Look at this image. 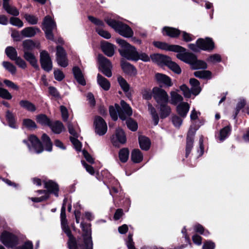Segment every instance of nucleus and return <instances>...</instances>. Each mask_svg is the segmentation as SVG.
<instances>
[{
    "mask_svg": "<svg viewBox=\"0 0 249 249\" xmlns=\"http://www.w3.org/2000/svg\"><path fill=\"white\" fill-rule=\"evenodd\" d=\"M190 84L192 86V94L195 95H198L201 91L199 81L195 78H191L190 79Z\"/></svg>",
    "mask_w": 249,
    "mask_h": 249,
    "instance_id": "cd10ccee",
    "label": "nucleus"
},
{
    "mask_svg": "<svg viewBox=\"0 0 249 249\" xmlns=\"http://www.w3.org/2000/svg\"><path fill=\"white\" fill-rule=\"evenodd\" d=\"M231 130V128L229 126H226L222 129L220 131L219 140L221 141L225 140L230 133Z\"/></svg>",
    "mask_w": 249,
    "mask_h": 249,
    "instance_id": "49530a36",
    "label": "nucleus"
},
{
    "mask_svg": "<svg viewBox=\"0 0 249 249\" xmlns=\"http://www.w3.org/2000/svg\"><path fill=\"white\" fill-rule=\"evenodd\" d=\"M21 107L31 112H34L36 110V107L32 102L27 100H22L19 102Z\"/></svg>",
    "mask_w": 249,
    "mask_h": 249,
    "instance_id": "bb28decb",
    "label": "nucleus"
},
{
    "mask_svg": "<svg viewBox=\"0 0 249 249\" xmlns=\"http://www.w3.org/2000/svg\"><path fill=\"white\" fill-rule=\"evenodd\" d=\"M103 52L108 57L113 56L114 54V46L108 42H104L101 44Z\"/></svg>",
    "mask_w": 249,
    "mask_h": 249,
    "instance_id": "f3484780",
    "label": "nucleus"
},
{
    "mask_svg": "<svg viewBox=\"0 0 249 249\" xmlns=\"http://www.w3.org/2000/svg\"><path fill=\"white\" fill-rule=\"evenodd\" d=\"M45 188L50 193L54 194L57 197L58 196V187L55 182L51 180L45 182Z\"/></svg>",
    "mask_w": 249,
    "mask_h": 249,
    "instance_id": "5701e85b",
    "label": "nucleus"
},
{
    "mask_svg": "<svg viewBox=\"0 0 249 249\" xmlns=\"http://www.w3.org/2000/svg\"><path fill=\"white\" fill-rule=\"evenodd\" d=\"M61 226L63 231L70 237V239L71 238H74L73 237L71 236V231L68 225L67 222L65 223H61Z\"/></svg>",
    "mask_w": 249,
    "mask_h": 249,
    "instance_id": "69168bd1",
    "label": "nucleus"
},
{
    "mask_svg": "<svg viewBox=\"0 0 249 249\" xmlns=\"http://www.w3.org/2000/svg\"><path fill=\"white\" fill-rule=\"evenodd\" d=\"M42 29L47 39L54 40L53 31L56 29V25L53 18L49 16H46L42 23Z\"/></svg>",
    "mask_w": 249,
    "mask_h": 249,
    "instance_id": "20e7f679",
    "label": "nucleus"
},
{
    "mask_svg": "<svg viewBox=\"0 0 249 249\" xmlns=\"http://www.w3.org/2000/svg\"><path fill=\"white\" fill-rule=\"evenodd\" d=\"M49 127L52 131L55 134H59L64 130V126L62 123L59 121L51 123Z\"/></svg>",
    "mask_w": 249,
    "mask_h": 249,
    "instance_id": "393cba45",
    "label": "nucleus"
},
{
    "mask_svg": "<svg viewBox=\"0 0 249 249\" xmlns=\"http://www.w3.org/2000/svg\"><path fill=\"white\" fill-rule=\"evenodd\" d=\"M121 66L124 71L129 75H135L137 73L136 69L134 67L127 62L122 60Z\"/></svg>",
    "mask_w": 249,
    "mask_h": 249,
    "instance_id": "a211bd4d",
    "label": "nucleus"
},
{
    "mask_svg": "<svg viewBox=\"0 0 249 249\" xmlns=\"http://www.w3.org/2000/svg\"><path fill=\"white\" fill-rule=\"evenodd\" d=\"M116 42L122 47L119 50L121 56L128 60H138V52L135 47L120 38H117Z\"/></svg>",
    "mask_w": 249,
    "mask_h": 249,
    "instance_id": "f03ea898",
    "label": "nucleus"
},
{
    "mask_svg": "<svg viewBox=\"0 0 249 249\" xmlns=\"http://www.w3.org/2000/svg\"><path fill=\"white\" fill-rule=\"evenodd\" d=\"M150 57L154 62L159 65L165 63L168 61V59H170L169 57L159 53L152 54Z\"/></svg>",
    "mask_w": 249,
    "mask_h": 249,
    "instance_id": "412c9836",
    "label": "nucleus"
},
{
    "mask_svg": "<svg viewBox=\"0 0 249 249\" xmlns=\"http://www.w3.org/2000/svg\"><path fill=\"white\" fill-rule=\"evenodd\" d=\"M23 52H29V51L33 50L35 47V43L30 39L24 40L23 43Z\"/></svg>",
    "mask_w": 249,
    "mask_h": 249,
    "instance_id": "f704fd0d",
    "label": "nucleus"
},
{
    "mask_svg": "<svg viewBox=\"0 0 249 249\" xmlns=\"http://www.w3.org/2000/svg\"><path fill=\"white\" fill-rule=\"evenodd\" d=\"M180 90L182 91L183 94L185 97L190 98L192 93V90H191L188 87L185 85H182L180 87Z\"/></svg>",
    "mask_w": 249,
    "mask_h": 249,
    "instance_id": "13d9d810",
    "label": "nucleus"
},
{
    "mask_svg": "<svg viewBox=\"0 0 249 249\" xmlns=\"http://www.w3.org/2000/svg\"><path fill=\"white\" fill-rule=\"evenodd\" d=\"M73 72L77 81L81 85H86V81L82 73L81 70L78 67L73 68Z\"/></svg>",
    "mask_w": 249,
    "mask_h": 249,
    "instance_id": "c85d7f7f",
    "label": "nucleus"
},
{
    "mask_svg": "<svg viewBox=\"0 0 249 249\" xmlns=\"http://www.w3.org/2000/svg\"><path fill=\"white\" fill-rule=\"evenodd\" d=\"M139 141L140 147L144 150H147L149 149L150 146V140L144 136H141L139 138Z\"/></svg>",
    "mask_w": 249,
    "mask_h": 249,
    "instance_id": "7c9ffc66",
    "label": "nucleus"
},
{
    "mask_svg": "<svg viewBox=\"0 0 249 249\" xmlns=\"http://www.w3.org/2000/svg\"><path fill=\"white\" fill-rule=\"evenodd\" d=\"M41 138L46 145V150L48 151H51L52 149V143L49 137L44 133L42 135Z\"/></svg>",
    "mask_w": 249,
    "mask_h": 249,
    "instance_id": "79ce46f5",
    "label": "nucleus"
},
{
    "mask_svg": "<svg viewBox=\"0 0 249 249\" xmlns=\"http://www.w3.org/2000/svg\"><path fill=\"white\" fill-rule=\"evenodd\" d=\"M152 92L153 97L159 105L167 104L168 102V95L167 92L163 89L155 87L153 89Z\"/></svg>",
    "mask_w": 249,
    "mask_h": 249,
    "instance_id": "0eeeda50",
    "label": "nucleus"
},
{
    "mask_svg": "<svg viewBox=\"0 0 249 249\" xmlns=\"http://www.w3.org/2000/svg\"><path fill=\"white\" fill-rule=\"evenodd\" d=\"M40 32V30L35 27L25 28L21 31V35L24 37H31L35 36L37 33Z\"/></svg>",
    "mask_w": 249,
    "mask_h": 249,
    "instance_id": "dca6fc26",
    "label": "nucleus"
},
{
    "mask_svg": "<svg viewBox=\"0 0 249 249\" xmlns=\"http://www.w3.org/2000/svg\"><path fill=\"white\" fill-rule=\"evenodd\" d=\"M159 106L161 117L163 118L168 116L171 112L170 107L167 105V104H163Z\"/></svg>",
    "mask_w": 249,
    "mask_h": 249,
    "instance_id": "72a5a7b5",
    "label": "nucleus"
},
{
    "mask_svg": "<svg viewBox=\"0 0 249 249\" xmlns=\"http://www.w3.org/2000/svg\"><path fill=\"white\" fill-rule=\"evenodd\" d=\"M3 1V8L6 12L11 15L14 16H18L19 15V11L18 9L10 4V0H2ZM1 4V1L0 0V5Z\"/></svg>",
    "mask_w": 249,
    "mask_h": 249,
    "instance_id": "4468645a",
    "label": "nucleus"
},
{
    "mask_svg": "<svg viewBox=\"0 0 249 249\" xmlns=\"http://www.w3.org/2000/svg\"><path fill=\"white\" fill-rule=\"evenodd\" d=\"M126 140L124 132L120 128L116 129L115 134L111 138L112 142L115 145H117L118 142L124 144L126 142Z\"/></svg>",
    "mask_w": 249,
    "mask_h": 249,
    "instance_id": "f8f14e48",
    "label": "nucleus"
},
{
    "mask_svg": "<svg viewBox=\"0 0 249 249\" xmlns=\"http://www.w3.org/2000/svg\"><path fill=\"white\" fill-rule=\"evenodd\" d=\"M67 199H65L63 201V206L61 209V223H65L67 222V220L66 219V208H65V204L66 203Z\"/></svg>",
    "mask_w": 249,
    "mask_h": 249,
    "instance_id": "603ef678",
    "label": "nucleus"
},
{
    "mask_svg": "<svg viewBox=\"0 0 249 249\" xmlns=\"http://www.w3.org/2000/svg\"><path fill=\"white\" fill-rule=\"evenodd\" d=\"M5 53L7 56L12 60L18 57V53L15 48L13 47H8L5 49Z\"/></svg>",
    "mask_w": 249,
    "mask_h": 249,
    "instance_id": "473e14b6",
    "label": "nucleus"
},
{
    "mask_svg": "<svg viewBox=\"0 0 249 249\" xmlns=\"http://www.w3.org/2000/svg\"><path fill=\"white\" fill-rule=\"evenodd\" d=\"M37 123L43 125H48L49 126L51 122L50 120L45 115L41 114L36 117Z\"/></svg>",
    "mask_w": 249,
    "mask_h": 249,
    "instance_id": "58836bf2",
    "label": "nucleus"
},
{
    "mask_svg": "<svg viewBox=\"0 0 249 249\" xmlns=\"http://www.w3.org/2000/svg\"><path fill=\"white\" fill-rule=\"evenodd\" d=\"M196 57L191 53H187L186 63L190 64L192 66L195 62Z\"/></svg>",
    "mask_w": 249,
    "mask_h": 249,
    "instance_id": "e2e57ef3",
    "label": "nucleus"
},
{
    "mask_svg": "<svg viewBox=\"0 0 249 249\" xmlns=\"http://www.w3.org/2000/svg\"><path fill=\"white\" fill-rule=\"evenodd\" d=\"M25 20L31 25H35L37 24L38 19L36 16L29 14H25L24 15Z\"/></svg>",
    "mask_w": 249,
    "mask_h": 249,
    "instance_id": "c03bdc74",
    "label": "nucleus"
},
{
    "mask_svg": "<svg viewBox=\"0 0 249 249\" xmlns=\"http://www.w3.org/2000/svg\"><path fill=\"white\" fill-rule=\"evenodd\" d=\"M207 61L208 62L215 63L219 62L221 61V56L218 54H213L211 55L207 59Z\"/></svg>",
    "mask_w": 249,
    "mask_h": 249,
    "instance_id": "6e6d98bb",
    "label": "nucleus"
},
{
    "mask_svg": "<svg viewBox=\"0 0 249 249\" xmlns=\"http://www.w3.org/2000/svg\"><path fill=\"white\" fill-rule=\"evenodd\" d=\"M126 125L128 128L132 131H136L138 128L137 123L131 119H129L126 121Z\"/></svg>",
    "mask_w": 249,
    "mask_h": 249,
    "instance_id": "864d4df0",
    "label": "nucleus"
},
{
    "mask_svg": "<svg viewBox=\"0 0 249 249\" xmlns=\"http://www.w3.org/2000/svg\"><path fill=\"white\" fill-rule=\"evenodd\" d=\"M170 69L177 74H179L181 72V70L179 66L176 63L168 59V61L166 62Z\"/></svg>",
    "mask_w": 249,
    "mask_h": 249,
    "instance_id": "ea45409f",
    "label": "nucleus"
},
{
    "mask_svg": "<svg viewBox=\"0 0 249 249\" xmlns=\"http://www.w3.org/2000/svg\"><path fill=\"white\" fill-rule=\"evenodd\" d=\"M56 61L61 67H66L68 66V61L66 56V53L64 49L60 47L56 48Z\"/></svg>",
    "mask_w": 249,
    "mask_h": 249,
    "instance_id": "9d476101",
    "label": "nucleus"
},
{
    "mask_svg": "<svg viewBox=\"0 0 249 249\" xmlns=\"http://www.w3.org/2000/svg\"><path fill=\"white\" fill-rule=\"evenodd\" d=\"M77 137H70V140L73 145L75 149L78 151H80L81 150L82 144L81 142L77 139Z\"/></svg>",
    "mask_w": 249,
    "mask_h": 249,
    "instance_id": "4d7b16f0",
    "label": "nucleus"
},
{
    "mask_svg": "<svg viewBox=\"0 0 249 249\" xmlns=\"http://www.w3.org/2000/svg\"><path fill=\"white\" fill-rule=\"evenodd\" d=\"M2 85L1 82L0 81V86ZM0 97L2 98L10 100L12 98V96L10 92L6 89L0 87Z\"/></svg>",
    "mask_w": 249,
    "mask_h": 249,
    "instance_id": "3c124183",
    "label": "nucleus"
},
{
    "mask_svg": "<svg viewBox=\"0 0 249 249\" xmlns=\"http://www.w3.org/2000/svg\"><path fill=\"white\" fill-rule=\"evenodd\" d=\"M120 107L116 104L115 107L110 106L109 107V113L111 118L115 121L118 119V114H119Z\"/></svg>",
    "mask_w": 249,
    "mask_h": 249,
    "instance_id": "c9c22d12",
    "label": "nucleus"
},
{
    "mask_svg": "<svg viewBox=\"0 0 249 249\" xmlns=\"http://www.w3.org/2000/svg\"><path fill=\"white\" fill-rule=\"evenodd\" d=\"M23 57L34 68H38V66L37 63V60H36L35 55L33 53H32L30 52H24Z\"/></svg>",
    "mask_w": 249,
    "mask_h": 249,
    "instance_id": "b1692460",
    "label": "nucleus"
},
{
    "mask_svg": "<svg viewBox=\"0 0 249 249\" xmlns=\"http://www.w3.org/2000/svg\"><path fill=\"white\" fill-rule=\"evenodd\" d=\"M118 81L124 91L126 92L129 90V86L126 80H124L122 77L119 76L118 77Z\"/></svg>",
    "mask_w": 249,
    "mask_h": 249,
    "instance_id": "09e8293b",
    "label": "nucleus"
},
{
    "mask_svg": "<svg viewBox=\"0 0 249 249\" xmlns=\"http://www.w3.org/2000/svg\"><path fill=\"white\" fill-rule=\"evenodd\" d=\"M171 103L175 105L182 102L183 100V97L175 91L171 92Z\"/></svg>",
    "mask_w": 249,
    "mask_h": 249,
    "instance_id": "a19ab883",
    "label": "nucleus"
},
{
    "mask_svg": "<svg viewBox=\"0 0 249 249\" xmlns=\"http://www.w3.org/2000/svg\"><path fill=\"white\" fill-rule=\"evenodd\" d=\"M3 67L11 72L12 74H15L16 72V67L12 63L7 61H3L2 62Z\"/></svg>",
    "mask_w": 249,
    "mask_h": 249,
    "instance_id": "de8ad7c7",
    "label": "nucleus"
},
{
    "mask_svg": "<svg viewBox=\"0 0 249 249\" xmlns=\"http://www.w3.org/2000/svg\"><path fill=\"white\" fill-rule=\"evenodd\" d=\"M40 62L42 68L47 71H50L53 68V63L48 53L42 51L40 53Z\"/></svg>",
    "mask_w": 249,
    "mask_h": 249,
    "instance_id": "6e6552de",
    "label": "nucleus"
},
{
    "mask_svg": "<svg viewBox=\"0 0 249 249\" xmlns=\"http://www.w3.org/2000/svg\"><path fill=\"white\" fill-rule=\"evenodd\" d=\"M97 83L105 90H108L110 87V84L108 80L101 74L97 75Z\"/></svg>",
    "mask_w": 249,
    "mask_h": 249,
    "instance_id": "a878e982",
    "label": "nucleus"
},
{
    "mask_svg": "<svg viewBox=\"0 0 249 249\" xmlns=\"http://www.w3.org/2000/svg\"><path fill=\"white\" fill-rule=\"evenodd\" d=\"M98 61L99 64V69L106 76L110 77L112 76V64L110 61L102 54L98 56Z\"/></svg>",
    "mask_w": 249,
    "mask_h": 249,
    "instance_id": "39448f33",
    "label": "nucleus"
},
{
    "mask_svg": "<svg viewBox=\"0 0 249 249\" xmlns=\"http://www.w3.org/2000/svg\"><path fill=\"white\" fill-rule=\"evenodd\" d=\"M96 31L100 36L106 39H109L111 37L110 34L107 31L100 28H97Z\"/></svg>",
    "mask_w": 249,
    "mask_h": 249,
    "instance_id": "052dcab7",
    "label": "nucleus"
},
{
    "mask_svg": "<svg viewBox=\"0 0 249 249\" xmlns=\"http://www.w3.org/2000/svg\"><path fill=\"white\" fill-rule=\"evenodd\" d=\"M23 124L25 127L29 129H33L36 127L35 123L31 119H24L23 121Z\"/></svg>",
    "mask_w": 249,
    "mask_h": 249,
    "instance_id": "bf43d9fd",
    "label": "nucleus"
},
{
    "mask_svg": "<svg viewBox=\"0 0 249 249\" xmlns=\"http://www.w3.org/2000/svg\"><path fill=\"white\" fill-rule=\"evenodd\" d=\"M10 23L12 25L17 26L19 28L22 27L23 26V22L18 18L11 17L10 18Z\"/></svg>",
    "mask_w": 249,
    "mask_h": 249,
    "instance_id": "5fc2aeb1",
    "label": "nucleus"
},
{
    "mask_svg": "<svg viewBox=\"0 0 249 249\" xmlns=\"http://www.w3.org/2000/svg\"><path fill=\"white\" fill-rule=\"evenodd\" d=\"M121 105L122 108L119 112V116L122 120H124L126 119V117L132 115V110L129 105L124 101H121Z\"/></svg>",
    "mask_w": 249,
    "mask_h": 249,
    "instance_id": "ddd939ff",
    "label": "nucleus"
},
{
    "mask_svg": "<svg viewBox=\"0 0 249 249\" xmlns=\"http://www.w3.org/2000/svg\"><path fill=\"white\" fill-rule=\"evenodd\" d=\"M60 111L63 121H67L69 118L68 111L66 107L63 106H60Z\"/></svg>",
    "mask_w": 249,
    "mask_h": 249,
    "instance_id": "0e129e2a",
    "label": "nucleus"
},
{
    "mask_svg": "<svg viewBox=\"0 0 249 249\" xmlns=\"http://www.w3.org/2000/svg\"><path fill=\"white\" fill-rule=\"evenodd\" d=\"M153 45L157 48L160 49L167 50L168 44L164 42L160 41H155L153 42Z\"/></svg>",
    "mask_w": 249,
    "mask_h": 249,
    "instance_id": "338daca9",
    "label": "nucleus"
},
{
    "mask_svg": "<svg viewBox=\"0 0 249 249\" xmlns=\"http://www.w3.org/2000/svg\"><path fill=\"white\" fill-rule=\"evenodd\" d=\"M138 60L140 59L144 62L149 61L151 58L150 56H149L146 53H139L138 52Z\"/></svg>",
    "mask_w": 249,
    "mask_h": 249,
    "instance_id": "774afa93",
    "label": "nucleus"
},
{
    "mask_svg": "<svg viewBox=\"0 0 249 249\" xmlns=\"http://www.w3.org/2000/svg\"><path fill=\"white\" fill-rule=\"evenodd\" d=\"M28 139L36 153H40L43 151V148L42 144L36 136L31 135L29 137Z\"/></svg>",
    "mask_w": 249,
    "mask_h": 249,
    "instance_id": "2eb2a0df",
    "label": "nucleus"
},
{
    "mask_svg": "<svg viewBox=\"0 0 249 249\" xmlns=\"http://www.w3.org/2000/svg\"><path fill=\"white\" fill-rule=\"evenodd\" d=\"M131 160L135 163H139L142 161L143 155L139 149H134L131 153Z\"/></svg>",
    "mask_w": 249,
    "mask_h": 249,
    "instance_id": "2f4dec72",
    "label": "nucleus"
},
{
    "mask_svg": "<svg viewBox=\"0 0 249 249\" xmlns=\"http://www.w3.org/2000/svg\"><path fill=\"white\" fill-rule=\"evenodd\" d=\"M16 64L20 68L25 69L27 67V64L25 61L20 57H17L14 60Z\"/></svg>",
    "mask_w": 249,
    "mask_h": 249,
    "instance_id": "680f3d73",
    "label": "nucleus"
},
{
    "mask_svg": "<svg viewBox=\"0 0 249 249\" xmlns=\"http://www.w3.org/2000/svg\"><path fill=\"white\" fill-rule=\"evenodd\" d=\"M95 132L100 136L104 135L107 131V125L104 120L100 116L95 117L94 121Z\"/></svg>",
    "mask_w": 249,
    "mask_h": 249,
    "instance_id": "1a4fd4ad",
    "label": "nucleus"
},
{
    "mask_svg": "<svg viewBox=\"0 0 249 249\" xmlns=\"http://www.w3.org/2000/svg\"><path fill=\"white\" fill-rule=\"evenodd\" d=\"M155 78L159 83L164 84L168 87L172 85L171 79L165 74L160 73H156Z\"/></svg>",
    "mask_w": 249,
    "mask_h": 249,
    "instance_id": "6ab92c4d",
    "label": "nucleus"
},
{
    "mask_svg": "<svg viewBox=\"0 0 249 249\" xmlns=\"http://www.w3.org/2000/svg\"><path fill=\"white\" fill-rule=\"evenodd\" d=\"M0 240L7 248H13L18 243L17 237L7 231H4L1 233Z\"/></svg>",
    "mask_w": 249,
    "mask_h": 249,
    "instance_id": "423d86ee",
    "label": "nucleus"
},
{
    "mask_svg": "<svg viewBox=\"0 0 249 249\" xmlns=\"http://www.w3.org/2000/svg\"><path fill=\"white\" fill-rule=\"evenodd\" d=\"M6 118L10 126L13 128H15L16 120L13 113L9 110H7L6 112Z\"/></svg>",
    "mask_w": 249,
    "mask_h": 249,
    "instance_id": "e433bc0d",
    "label": "nucleus"
},
{
    "mask_svg": "<svg viewBox=\"0 0 249 249\" xmlns=\"http://www.w3.org/2000/svg\"><path fill=\"white\" fill-rule=\"evenodd\" d=\"M199 48L207 51H212L214 48V42L211 38H199L196 41Z\"/></svg>",
    "mask_w": 249,
    "mask_h": 249,
    "instance_id": "9b49d317",
    "label": "nucleus"
},
{
    "mask_svg": "<svg viewBox=\"0 0 249 249\" xmlns=\"http://www.w3.org/2000/svg\"><path fill=\"white\" fill-rule=\"evenodd\" d=\"M105 21L109 26L118 32L120 35L125 37H130L133 36V32L127 25L110 18H106Z\"/></svg>",
    "mask_w": 249,
    "mask_h": 249,
    "instance_id": "7ed1b4c3",
    "label": "nucleus"
},
{
    "mask_svg": "<svg viewBox=\"0 0 249 249\" xmlns=\"http://www.w3.org/2000/svg\"><path fill=\"white\" fill-rule=\"evenodd\" d=\"M180 33L179 30L174 28L165 27L163 29V35H166L171 37H177Z\"/></svg>",
    "mask_w": 249,
    "mask_h": 249,
    "instance_id": "4be33fe9",
    "label": "nucleus"
},
{
    "mask_svg": "<svg viewBox=\"0 0 249 249\" xmlns=\"http://www.w3.org/2000/svg\"><path fill=\"white\" fill-rule=\"evenodd\" d=\"M190 108L189 105L186 102H182L177 107V111L182 117H186Z\"/></svg>",
    "mask_w": 249,
    "mask_h": 249,
    "instance_id": "aec40b11",
    "label": "nucleus"
},
{
    "mask_svg": "<svg viewBox=\"0 0 249 249\" xmlns=\"http://www.w3.org/2000/svg\"><path fill=\"white\" fill-rule=\"evenodd\" d=\"M119 159L120 160L123 162H126L129 156V151L127 148H123L121 149L119 152Z\"/></svg>",
    "mask_w": 249,
    "mask_h": 249,
    "instance_id": "37998d69",
    "label": "nucleus"
},
{
    "mask_svg": "<svg viewBox=\"0 0 249 249\" xmlns=\"http://www.w3.org/2000/svg\"><path fill=\"white\" fill-rule=\"evenodd\" d=\"M192 66L194 69H205L207 68V65L204 61L202 60H198L196 58L195 62L194 63Z\"/></svg>",
    "mask_w": 249,
    "mask_h": 249,
    "instance_id": "8fccbe9b",
    "label": "nucleus"
},
{
    "mask_svg": "<svg viewBox=\"0 0 249 249\" xmlns=\"http://www.w3.org/2000/svg\"><path fill=\"white\" fill-rule=\"evenodd\" d=\"M81 227L85 233L83 235V238L77 241L74 238H71L68 242L70 249H93L89 225L82 222Z\"/></svg>",
    "mask_w": 249,
    "mask_h": 249,
    "instance_id": "f257e3e1",
    "label": "nucleus"
},
{
    "mask_svg": "<svg viewBox=\"0 0 249 249\" xmlns=\"http://www.w3.org/2000/svg\"><path fill=\"white\" fill-rule=\"evenodd\" d=\"M191 130H189L188 132V134L187 138V143H186V156H188V155L189 154V153L191 152V150L193 147V138L192 136H190L191 135Z\"/></svg>",
    "mask_w": 249,
    "mask_h": 249,
    "instance_id": "4c0bfd02",
    "label": "nucleus"
},
{
    "mask_svg": "<svg viewBox=\"0 0 249 249\" xmlns=\"http://www.w3.org/2000/svg\"><path fill=\"white\" fill-rule=\"evenodd\" d=\"M194 75L200 78H210L211 72L209 71H196L194 72Z\"/></svg>",
    "mask_w": 249,
    "mask_h": 249,
    "instance_id": "a18cd8bd",
    "label": "nucleus"
},
{
    "mask_svg": "<svg viewBox=\"0 0 249 249\" xmlns=\"http://www.w3.org/2000/svg\"><path fill=\"white\" fill-rule=\"evenodd\" d=\"M73 72L77 81L81 85H86V81L82 73L81 70L78 67L73 68Z\"/></svg>",
    "mask_w": 249,
    "mask_h": 249,
    "instance_id": "c756f323",
    "label": "nucleus"
}]
</instances>
